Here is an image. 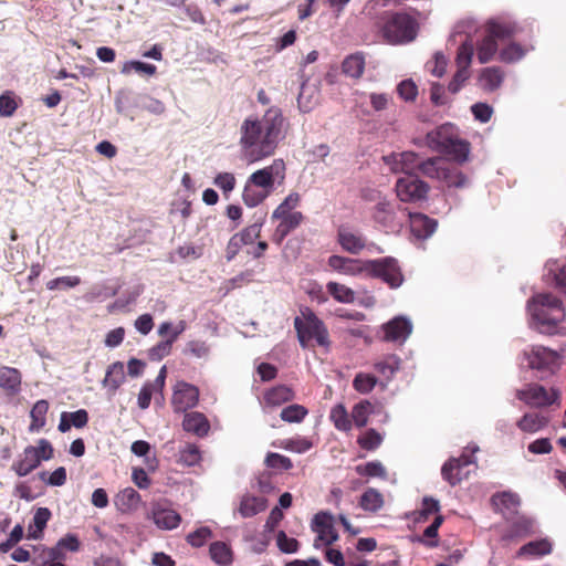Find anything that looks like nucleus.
I'll return each instance as SVG.
<instances>
[{
  "label": "nucleus",
  "instance_id": "64",
  "mask_svg": "<svg viewBox=\"0 0 566 566\" xmlns=\"http://www.w3.org/2000/svg\"><path fill=\"white\" fill-rule=\"evenodd\" d=\"M474 118L481 123H488L493 114V108L486 103H475L471 106Z\"/></svg>",
  "mask_w": 566,
  "mask_h": 566
},
{
  "label": "nucleus",
  "instance_id": "21",
  "mask_svg": "<svg viewBox=\"0 0 566 566\" xmlns=\"http://www.w3.org/2000/svg\"><path fill=\"white\" fill-rule=\"evenodd\" d=\"M22 376L19 369L0 367V388L8 395H17L21 389Z\"/></svg>",
  "mask_w": 566,
  "mask_h": 566
},
{
  "label": "nucleus",
  "instance_id": "51",
  "mask_svg": "<svg viewBox=\"0 0 566 566\" xmlns=\"http://www.w3.org/2000/svg\"><path fill=\"white\" fill-rule=\"evenodd\" d=\"M357 442L365 450H375L382 442V436L375 429H369L358 437Z\"/></svg>",
  "mask_w": 566,
  "mask_h": 566
},
{
  "label": "nucleus",
  "instance_id": "47",
  "mask_svg": "<svg viewBox=\"0 0 566 566\" xmlns=\"http://www.w3.org/2000/svg\"><path fill=\"white\" fill-rule=\"evenodd\" d=\"M395 158H398L402 163V167L405 168V176L407 174H415L417 169H419L420 161L413 151H402L398 154H391V159L395 160Z\"/></svg>",
  "mask_w": 566,
  "mask_h": 566
},
{
  "label": "nucleus",
  "instance_id": "7",
  "mask_svg": "<svg viewBox=\"0 0 566 566\" xmlns=\"http://www.w3.org/2000/svg\"><path fill=\"white\" fill-rule=\"evenodd\" d=\"M516 397L530 407L544 408L557 402L560 391L554 387L546 389L538 384H528L525 388L516 390Z\"/></svg>",
  "mask_w": 566,
  "mask_h": 566
},
{
  "label": "nucleus",
  "instance_id": "36",
  "mask_svg": "<svg viewBox=\"0 0 566 566\" xmlns=\"http://www.w3.org/2000/svg\"><path fill=\"white\" fill-rule=\"evenodd\" d=\"M469 153V143L458 138L457 135H454V137L450 140L446 150L442 154L450 155L453 157L454 160L463 163L468 159Z\"/></svg>",
  "mask_w": 566,
  "mask_h": 566
},
{
  "label": "nucleus",
  "instance_id": "39",
  "mask_svg": "<svg viewBox=\"0 0 566 566\" xmlns=\"http://www.w3.org/2000/svg\"><path fill=\"white\" fill-rule=\"evenodd\" d=\"M49 410V402L44 399L38 400L33 408L31 409L30 417H31V424L30 430L31 431H39L42 429L45 424V416Z\"/></svg>",
  "mask_w": 566,
  "mask_h": 566
},
{
  "label": "nucleus",
  "instance_id": "9",
  "mask_svg": "<svg viewBox=\"0 0 566 566\" xmlns=\"http://www.w3.org/2000/svg\"><path fill=\"white\" fill-rule=\"evenodd\" d=\"M284 178L285 164L282 159H275L270 166L254 171L247 181L270 195L273 191L275 181L279 180L281 184Z\"/></svg>",
  "mask_w": 566,
  "mask_h": 566
},
{
  "label": "nucleus",
  "instance_id": "17",
  "mask_svg": "<svg viewBox=\"0 0 566 566\" xmlns=\"http://www.w3.org/2000/svg\"><path fill=\"white\" fill-rule=\"evenodd\" d=\"M409 223L411 233L418 239H428L431 237L438 226L434 219L422 213H409Z\"/></svg>",
  "mask_w": 566,
  "mask_h": 566
},
{
  "label": "nucleus",
  "instance_id": "33",
  "mask_svg": "<svg viewBox=\"0 0 566 566\" xmlns=\"http://www.w3.org/2000/svg\"><path fill=\"white\" fill-rule=\"evenodd\" d=\"M547 424V418L535 412L525 413L518 421L517 427L524 432L534 433Z\"/></svg>",
  "mask_w": 566,
  "mask_h": 566
},
{
  "label": "nucleus",
  "instance_id": "52",
  "mask_svg": "<svg viewBox=\"0 0 566 566\" xmlns=\"http://www.w3.org/2000/svg\"><path fill=\"white\" fill-rule=\"evenodd\" d=\"M301 197L297 192L290 193L282 203H280L273 211V217H281L283 214H293V211L300 203Z\"/></svg>",
  "mask_w": 566,
  "mask_h": 566
},
{
  "label": "nucleus",
  "instance_id": "31",
  "mask_svg": "<svg viewBox=\"0 0 566 566\" xmlns=\"http://www.w3.org/2000/svg\"><path fill=\"white\" fill-rule=\"evenodd\" d=\"M552 552V544L547 539L533 541L523 545L517 557H541Z\"/></svg>",
  "mask_w": 566,
  "mask_h": 566
},
{
  "label": "nucleus",
  "instance_id": "30",
  "mask_svg": "<svg viewBox=\"0 0 566 566\" xmlns=\"http://www.w3.org/2000/svg\"><path fill=\"white\" fill-rule=\"evenodd\" d=\"M532 50V45H521L518 43L511 42L500 51V60L504 63H515L522 60L526 53Z\"/></svg>",
  "mask_w": 566,
  "mask_h": 566
},
{
  "label": "nucleus",
  "instance_id": "3",
  "mask_svg": "<svg viewBox=\"0 0 566 566\" xmlns=\"http://www.w3.org/2000/svg\"><path fill=\"white\" fill-rule=\"evenodd\" d=\"M365 249L369 252L376 251L380 253L378 247L374 244L366 247L363 240L356 235V275L379 277L390 287H399L403 282V276L397 261L392 258L369 260L363 255Z\"/></svg>",
  "mask_w": 566,
  "mask_h": 566
},
{
  "label": "nucleus",
  "instance_id": "63",
  "mask_svg": "<svg viewBox=\"0 0 566 566\" xmlns=\"http://www.w3.org/2000/svg\"><path fill=\"white\" fill-rule=\"evenodd\" d=\"M377 384V378L371 374H356V391L369 392Z\"/></svg>",
  "mask_w": 566,
  "mask_h": 566
},
{
  "label": "nucleus",
  "instance_id": "54",
  "mask_svg": "<svg viewBox=\"0 0 566 566\" xmlns=\"http://www.w3.org/2000/svg\"><path fill=\"white\" fill-rule=\"evenodd\" d=\"M279 549L285 554H293L298 551L300 543L296 538L289 537L284 531H279L276 535Z\"/></svg>",
  "mask_w": 566,
  "mask_h": 566
},
{
  "label": "nucleus",
  "instance_id": "15",
  "mask_svg": "<svg viewBox=\"0 0 566 566\" xmlns=\"http://www.w3.org/2000/svg\"><path fill=\"white\" fill-rule=\"evenodd\" d=\"M272 219L280 221L272 234V241L280 245L283 240L303 222L304 216L301 211H295L293 214H283L281 217L272 216Z\"/></svg>",
  "mask_w": 566,
  "mask_h": 566
},
{
  "label": "nucleus",
  "instance_id": "25",
  "mask_svg": "<svg viewBox=\"0 0 566 566\" xmlns=\"http://www.w3.org/2000/svg\"><path fill=\"white\" fill-rule=\"evenodd\" d=\"M382 412V406L380 403H371L369 400H361L356 403V427L367 424L369 421Z\"/></svg>",
  "mask_w": 566,
  "mask_h": 566
},
{
  "label": "nucleus",
  "instance_id": "24",
  "mask_svg": "<svg viewBox=\"0 0 566 566\" xmlns=\"http://www.w3.org/2000/svg\"><path fill=\"white\" fill-rule=\"evenodd\" d=\"M295 398L294 390L286 385H279L269 389L264 394V403L269 407H279L285 402H290Z\"/></svg>",
  "mask_w": 566,
  "mask_h": 566
},
{
  "label": "nucleus",
  "instance_id": "41",
  "mask_svg": "<svg viewBox=\"0 0 566 566\" xmlns=\"http://www.w3.org/2000/svg\"><path fill=\"white\" fill-rule=\"evenodd\" d=\"M447 166L441 158H430L420 163L419 170L429 178L441 180Z\"/></svg>",
  "mask_w": 566,
  "mask_h": 566
},
{
  "label": "nucleus",
  "instance_id": "40",
  "mask_svg": "<svg viewBox=\"0 0 566 566\" xmlns=\"http://www.w3.org/2000/svg\"><path fill=\"white\" fill-rule=\"evenodd\" d=\"M359 505L367 512H377L384 505L382 494L375 489H368L361 494Z\"/></svg>",
  "mask_w": 566,
  "mask_h": 566
},
{
  "label": "nucleus",
  "instance_id": "57",
  "mask_svg": "<svg viewBox=\"0 0 566 566\" xmlns=\"http://www.w3.org/2000/svg\"><path fill=\"white\" fill-rule=\"evenodd\" d=\"M175 342L171 338H167L163 342H159L154 347H151L148 352V357L150 360H160L164 357L168 356L171 352L172 344Z\"/></svg>",
  "mask_w": 566,
  "mask_h": 566
},
{
  "label": "nucleus",
  "instance_id": "14",
  "mask_svg": "<svg viewBox=\"0 0 566 566\" xmlns=\"http://www.w3.org/2000/svg\"><path fill=\"white\" fill-rule=\"evenodd\" d=\"M412 323L407 316H396L382 325L384 339L403 344L412 333Z\"/></svg>",
  "mask_w": 566,
  "mask_h": 566
},
{
  "label": "nucleus",
  "instance_id": "26",
  "mask_svg": "<svg viewBox=\"0 0 566 566\" xmlns=\"http://www.w3.org/2000/svg\"><path fill=\"white\" fill-rule=\"evenodd\" d=\"M504 80V73L500 67L492 66L485 67L479 75L480 86L488 92L497 90Z\"/></svg>",
  "mask_w": 566,
  "mask_h": 566
},
{
  "label": "nucleus",
  "instance_id": "58",
  "mask_svg": "<svg viewBox=\"0 0 566 566\" xmlns=\"http://www.w3.org/2000/svg\"><path fill=\"white\" fill-rule=\"evenodd\" d=\"M448 187H464L468 182L467 177L457 169H449L448 167L444 170L442 179Z\"/></svg>",
  "mask_w": 566,
  "mask_h": 566
},
{
  "label": "nucleus",
  "instance_id": "5",
  "mask_svg": "<svg viewBox=\"0 0 566 566\" xmlns=\"http://www.w3.org/2000/svg\"><path fill=\"white\" fill-rule=\"evenodd\" d=\"M419 31L417 20L406 12H396L390 14L384 27L385 39L392 44H403L413 41Z\"/></svg>",
  "mask_w": 566,
  "mask_h": 566
},
{
  "label": "nucleus",
  "instance_id": "43",
  "mask_svg": "<svg viewBox=\"0 0 566 566\" xmlns=\"http://www.w3.org/2000/svg\"><path fill=\"white\" fill-rule=\"evenodd\" d=\"M308 410L302 405H290L281 410L280 417L289 423H300L307 416Z\"/></svg>",
  "mask_w": 566,
  "mask_h": 566
},
{
  "label": "nucleus",
  "instance_id": "29",
  "mask_svg": "<svg viewBox=\"0 0 566 566\" xmlns=\"http://www.w3.org/2000/svg\"><path fill=\"white\" fill-rule=\"evenodd\" d=\"M399 368L400 358L396 355H388L382 360L375 364L376 371L386 380L385 384H381L382 387H386L387 382L392 379Z\"/></svg>",
  "mask_w": 566,
  "mask_h": 566
},
{
  "label": "nucleus",
  "instance_id": "35",
  "mask_svg": "<svg viewBox=\"0 0 566 566\" xmlns=\"http://www.w3.org/2000/svg\"><path fill=\"white\" fill-rule=\"evenodd\" d=\"M51 517V511L48 507H39L33 516L32 524L29 526V536L39 538Z\"/></svg>",
  "mask_w": 566,
  "mask_h": 566
},
{
  "label": "nucleus",
  "instance_id": "22",
  "mask_svg": "<svg viewBox=\"0 0 566 566\" xmlns=\"http://www.w3.org/2000/svg\"><path fill=\"white\" fill-rule=\"evenodd\" d=\"M153 521L161 530H174L179 526L181 516L172 509L155 507L151 512Z\"/></svg>",
  "mask_w": 566,
  "mask_h": 566
},
{
  "label": "nucleus",
  "instance_id": "55",
  "mask_svg": "<svg viewBox=\"0 0 566 566\" xmlns=\"http://www.w3.org/2000/svg\"><path fill=\"white\" fill-rule=\"evenodd\" d=\"M448 59L442 52H436L432 61H429L426 66L428 71L437 77H441L446 73Z\"/></svg>",
  "mask_w": 566,
  "mask_h": 566
},
{
  "label": "nucleus",
  "instance_id": "16",
  "mask_svg": "<svg viewBox=\"0 0 566 566\" xmlns=\"http://www.w3.org/2000/svg\"><path fill=\"white\" fill-rule=\"evenodd\" d=\"M454 135L453 126L444 124L429 132L426 136V143L432 150L443 153Z\"/></svg>",
  "mask_w": 566,
  "mask_h": 566
},
{
  "label": "nucleus",
  "instance_id": "18",
  "mask_svg": "<svg viewBox=\"0 0 566 566\" xmlns=\"http://www.w3.org/2000/svg\"><path fill=\"white\" fill-rule=\"evenodd\" d=\"M544 279L558 289H566V263L562 260H548L544 266Z\"/></svg>",
  "mask_w": 566,
  "mask_h": 566
},
{
  "label": "nucleus",
  "instance_id": "20",
  "mask_svg": "<svg viewBox=\"0 0 566 566\" xmlns=\"http://www.w3.org/2000/svg\"><path fill=\"white\" fill-rule=\"evenodd\" d=\"M374 219L386 229L394 230L400 226V221L396 218L395 206L386 200L377 202Z\"/></svg>",
  "mask_w": 566,
  "mask_h": 566
},
{
  "label": "nucleus",
  "instance_id": "12",
  "mask_svg": "<svg viewBox=\"0 0 566 566\" xmlns=\"http://www.w3.org/2000/svg\"><path fill=\"white\" fill-rule=\"evenodd\" d=\"M523 358L532 369H553L558 365L557 352L539 345H532L523 350Z\"/></svg>",
  "mask_w": 566,
  "mask_h": 566
},
{
  "label": "nucleus",
  "instance_id": "42",
  "mask_svg": "<svg viewBox=\"0 0 566 566\" xmlns=\"http://www.w3.org/2000/svg\"><path fill=\"white\" fill-rule=\"evenodd\" d=\"M268 196L266 191L253 186L249 181L245 182L242 199L248 207L259 206Z\"/></svg>",
  "mask_w": 566,
  "mask_h": 566
},
{
  "label": "nucleus",
  "instance_id": "49",
  "mask_svg": "<svg viewBox=\"0 0 566 566\" xmlns=\"http://www.w3.org/2000/svg\"><path fill=\"white\" fill-rule=\"evenodd\" d=\"M201 460V453L199 448L196 444L188 443L184 449L179 452V463H182L187 467L196 465Z\"/></svg>",
  "mask_w": 566,
  "mask_h": 566
},
{
  "label": "nucleus",
  "instance_id": "60",
  "mask_svg": "<svg viewBox=\"0 0 566 566\" xmlns=\"http://www.w3.org/2000/svg\"><path fill=\"white\" fill-rule=\"evenodd\" d=\"M210 353V347L205 340H190L187 343L185 354L196 358H206Z\"/></svg>",
  "mask_w": 566,
  "mask_h": 566
},
{
  "label": "nucleus",
  "instance_id": "27",
  "mask_svg": "<svg viewBox=\"0 0 566 566\" xmlns=\"http://www.w3.org/2000/svg\"><path fill=\"white\" fill-rule=\"evenodd\" d=\"M492 503L496 510L505 515L515 513L520 506L521 500L516 493L502 492L492 496Z\"/></svg>",
  "mask_w": 566,
  "mask_h": 566
},
{
  "label": "nucleus",
  "instance_id": "19",
  "mask_svg": "<svg viewBox=\"0 0 566 566\" xmlns=\"http://www.w3.org/2000/svg\"><path fill=\"white\" fill-rule=\"evenodd\" d=\"M40 458L36 455L34 446L27 447L20 458L13 462L12 470L19 476H25L40 465Z\"/></svg>",
  "mask_w": 566,
  "mask_h": 566
},
{
  "label": "nucleus",
  "instance_id": "61",
  "mask_svg": "<svg viewBox=\"0 0 566 566\" xmlns=\"http://www.w3.org/2000/svg\"><path fill=\"white\" fill-rule=\"evenodd\" d=\"M265 464L272 469L290 470L293 463L290 458L280 453H269L265 458Z\"/></svg>",
  "mask_w": 566,
  "mask_h": 566
},
{
  "label": "nucleus",
  "instance_id": "11",
  "mask_svg": "<svg viewBox=\"0 0 566 566\" xmlns=\"http://www.w3.org/2000/svg\"><path fill=\"white\" fill-rule=\"evenodd\" d=\"M335 524V517L331 513L319 512L315 514L312 521V530L317 534L314 541L316 548L328 546L338 538Z\"/></svg>",
  "mask_w": 566,
  "mask_h": 566
},
{
  "label": "nucleus",
  "instance_id": "4",
  "mask_svg": "<svg viewBox=\"0 0 566 566\" xmlns=\"http://www.w3.org/2000/svg\"><path fill=\"white\" fill-rule=\"evenodd\" d=\"M515 27L509 22L490 21L482 39L476 44V55L481 64L490 62L499 50V42L515 34Z\"/></svg>",
  "mask_w": 566,
  "mask_h": 566
},
{
  "label": "nucleus",
  "instance_id": "44",
  "mask_svg": "<svg viewBox=\"0 0 566 566\" xmlns=\"http://www.w3.org/2000/svg\"><path fill=\"white\" fill-rule=\"evenodd\" d=\"M474 53V45L471 41H464L457 53V66L458 70H469Z\"/></svg>",
  "mask_w": 566,
  "mask_h": 566
},
{
  "label": "nucleus",
  "instance_id": "23",
  "mask_svg": "<svg viewBox=\"0 0 566 566\" xmlns=\"http://www.w3.org/2000/svg\"><path fill=\"white\" fill-rule=\"evenodd\" d=\"M182 427L186 431L191 432L198 437H205L210 430V423L207 417L201 412L186 413Z\"/></svg>",
  "mask_w": 566,
  "mask_h": 566
},
{
  "label": "nucleus",
  "instance_id": "6",
  "mask_svg": "<svg viewBox=\"0 0 566 566\" xmlns=\"http://www.w3.org/2000/svg\"><path fill=\"white\" fill-rule=\"evenodd\" d=\"M294 327L303 348L307 347L313 339L319 346L328 344V332L324 323L311 310L302 312V317L296 316L294 318Z\"/></svg>",
  "mask_w": 566,
  "mask_h": 566
},
{
  "label": "nucleus",
  "instance_id": "59",
  "mask_svg": "<svg viewBox=\"0 0 566 566\" xmlns=\"http://www.w3.org/2000/svg\"><path fill=\"white\" fill-rule=\"evenodd\" d=\"M328 265L334 269L335 271L345 273V274H352L354 272V260L339 256V255H332L328 259Z\"/></svg>",
  "mask_w": 566,
  "mask_h": 566
},
{
  "label": "nucleus",
  "instance_id": "48",
  "mask_svg": "<svg viewBox=\"0 0 566 566\" xmlns=\"http://www.w3.org/2000/svg\"><path fill=\"white\" fill-rule=\"evenodd\" d=\"M326 287L328 293L338 302L352 303L354 301V292L343 284L329 282Z\"/></svg>",
  "mask_w": 566,
  "mask_h": 566
},
{
  "label": "nucleus",
  "instance_id": "10",
  "mask_svg": "<svg viewBox=\"0 0 566 566\" xmlns=\"http://www.w3.org/2000/svg\"><path fill=\"white\" fill-rule=\"evenodd\" d=\"M429 186L415 174H407L396 182L397 197L403 202H419L427 198Z\"/></svg>",
  "mask_w": 566,
  "mask_h": 566
},
{
  "label": "nucleus",
  "instance_id": "1",
  "mask_svg": "<svg viewBox=\"0 0 566 566\" xmlns=\"http://www.w3.org/2000/svg\"><path fill=\"white\" fill-rule=\"evenodd\" d=\"M289 127L281 108L270 107L261 119L245 118L240 127V146L247 161L255 163L274 154Z\"/></svg>",
  "mask_w": 566,
  "mask_h": 566
},
{
  "label": "nucleus",
  "instance_id": "32",
  "mask_svg": "<svg viewBox=\"0 0 566 566\" xmlns=\"http://www.w3.org/2000/svg\"><path fill=\"white\" fill-rule=\"evenodd\" d=\"M209 553L211 559L220 566H229L233 562L232 549L223 542L212 543Z\"/></svg>",
  "mask_w": 566,
  "mask_h": 566
},
{
  "label": "nucleus",
  "instance_id": "62",
  "mask_svg": "<svg viewBox=\"0 0 566 566\" xmlns=\"http://www.w3.org/2000/svg\"><path fill=\"white\" fill-rule=\"evenodd\" d=\"M118 501L126 509H133L139 504L140 495L133 488H127L118 494Z\"/></svg>",
  "mask_w": 566,
  "mask_h": 566
},
{
  "label": "nucleus",
  "instance_id": "2",
  "mask_svg": "<svg viewBox=\"0 0 566 566\" xmlns=\"http://www.w3.org/2000/svg\"><path fill=\"white\" fill-rule=\"evenodd\" d=\"M528 325L541 334L553 335L565 318L562 301L551 293H537L526 305Z\"/></svg>",
  "mask_w": 566,
  "mask_h": 566
},
{
  "label": "nucleus",
  "instance_id": "13",
  "mask_svg": "<svg viewBox=\"0 0 566 566\" xmlns=\"http://www.w3.org/2000/svg\"><path fill=\"white\" fill-rule=\"evenodd\" d=\"M199 400V389L186 381H179L175 386L171 405L175 412H186L193 408Z\"/></svg>",
  "mask_w": 566,
  "mask_h": 566
},
{
  "label": "nucleus",
  "instance_id": "45",
  "mask_svg": "<svg viewBox=\"0 0 566 566\" xmlns=\"http://www.w3.org/2000/svg\"><path fill=\"white\" fill-rule=\"evenodd\" d=\"M133 71L139 74L151 76L156 74L157 67L154 64L144 63L140 61H127L120 69V73L125 75L130 74Z\"/></svg>",
  "mask_w": 566,
  "mask_h": 566
},
{
  "label": "nucleus",
  "instance_id": "53",
  "mask_svg": "<svg viewBox=\"0 0 566 566\" xmlns=\"http://www.w3.org/2000/svg\"><path fill=\"white\" fill-rule=\"evenodd\" d=\"M213 184L222 190L226 199L229 198V193L234 189L237 179L231 172H220L214 177Z\"/></svg>",
  "mask_w": 566,
  "mask_h": 566
},
{
  "label": "nucleus",
  "instance_id": "50",
  "mask_svg": "<svg viewBox=\"0 0 566 566\" xmlns=\"http://www.w3.org/2000/svg\"><path fill=\"white\" fill-rule=\"evenodd\" d=\"M356 473L367 478H386V469L379 461H371L364 465H356Z\"/></svg>",
  "mask_w": 566,
  "mask_h": 566
},
{
  "label": "nucleus",
  "instance_id": "8",
  "mask_svg": "<svg viewBox=\"0 0 566 566\" xmlns=\"http://www.w3.org/2000/svg\"><path fill=\"white\" fill-rule=\"evenodd\" d=\"M479 451L476 446L471 448V454L463 453L459 458H452L447 461L441 469V475L444 481L454 486L462 480L469 478L470 471L467 470L469 465L475 464L474 453Z\"/></svg>",
  "mask_w": 566,
  "mask_h": 566
},
{
  "label": "nucleus",
  "instance_id": "28",
  "mask_svg": "<svg viewBox=\"0 0 566 566\" xmlns=\"http://www.w3.org/2000/svg\"><path fill=\"white\" fill-rule=\"evenodd\" d=\"M125 380L124 364L122 361H115L108 366L105 377L103 379V386L109 391L115 392Z\"/></svg>",
  "mask_w": 566,
  "mask_h": 566
},
{
  "label": "nucleus",
  "instance_id": "38",
  "mask_svg": "<svg viewBox=\"0 0 566 566\" xmlns=\"http://www.w3.org/2000/svg\"><path fill=\"white\" fill-rule=\"evenodd\" d=\"M22 103L13 91H6L0 95V116L11 117Z\"/></svg>",
  "mask_w": 566,
  "mask_h": 566
},
{
  "label": "nucleus",
  "instance_id": "56",
  "mask_svg": "<svg viewBox=\"0 0 566 566\" xmlns=\"http://www.w3.org/2000/svg\"><path fill=\"white\" fill-rule=\"evenodd\" d=\"M39 478L52 486H61L66 482V470L64 467L55 469L49 476L45 471L39 473Z\"/></svg>",
  "mask_w": 566,
  "mask_h": 566
},
{
  "label": "nucleus",
  "instance_id": "34",
  "mask_svg": "<svg viewBox=\"0 0 566 566\" xmlns=\"http://www.w3.org/2000/svg\"><path fill=\"white\" fill-rule=\"evenodd\" d=\"M266 501L259 496H244L241 500L239 512L243 517H252L264 511Z\"/></svg>",
  "mask_w": 566,
  "mask_h": 566
},
{
  "label": "nucleus",
  "instance_id": "46",
  "mask_svg": "<svg viewBox=\"0 0 566 566\" xmlns=\"http://www.w3.org/2000/svg\"><path fill=\"white\" fill-rule=\"evenodd\" d=\"M534 523L527 517H518L511 526L509 533L503 536V539H512L530 533L533 530Z\"/></svg>",
  "mask_w": 566,
  "mask_h": 566
},
{
  "label": "nucleus",
  "instance_id": "37",
  "mask_svg": "<svg viewBox=\"0 0 566 566\" xmlns=\"http://www.w3.org/2000/svg\"><path fill=\"white\" fill-rule=\"evenodd\" d=\"M352 417L349 416L345 406L338 403L334 406L331 410L329 418L333 421L334 426L340 431H349L352 429Z\"/></svg>",
  "mask_w": 566,
  "mask_h": 566
}]
</instances>
